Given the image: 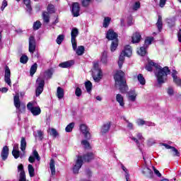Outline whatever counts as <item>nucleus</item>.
Returning <instances> with one entry per match:
<instances>
[{"label": "nucleus", "instance_id": "nucleus-16", "mask_svg": "<svg viewBox=\"0 0 181 181\" xmlns=\"http://www.w3.org/2000/svg\"><path fill=\"white\" fill-rule=\"evenodd\" d=\"M33 156H30L28 158V161L30 162V163H35V159L38 161L40 160V156H39V153H37V151L34 150L33 151Z\"/></svg>", "mask_w": 181, "mask_h": 181}, {"label": "nucleus", "instance_id": "nucleus-46", "mask_svg": "<svg viewBox=\"0 0 181 181\" xmlns=\"http://www.w3.org/2000/svg\"><path fill=\"white\" fill-rule=\"evenodd\" d=\"M28 60H29V58L26 55H23L20 58V62L22 63L23 64H26Z\"/></svg>", "mask_w": 181, "mask_h": 181}, {"label": "nucleus", "instance_id": "nucleus-58", "mask_svg": "<svg viewBox=\"0 0 181 181\" xmlns=\"http://www.w3.org/2000/svg\"><path fill=\"white\" fill-rule=\"evenodd\" d=\"M6 6H8V1L6 0H4L1 7V11H4Z\"/></svg>", "mask_w": 181, "mask_h": 181}, {"label": "nucleus", "instance_id": "nucleus-59", "mask_svg": "<svg viewBox=\"0 0 181 181\" xmlns=\"http://www.w3.org/2000/svg\"><path fill=\"white\" fill-rule=\"evenodd\" d=\"M136 95H129V100H130V101H132L133 103H134V101H136Z\"/></svg>", "mask_w": 181, "mask_h": 181}, {"label": "nucleus", "instance_id": "nucleus-30", "mask_svg": "<svg viewBox=\"0 0 181 181\" xmlns=\"http://www.w3.org/2000/svg\"><path fill=\"white\" fill-rule=\"evenodd\" d=\"M23 2L27 8V11L29 12V13H31L33 8L32 5L30 4H32V1L30 0H23Z\"/></svg>", "mask_w": 181, "mask_h": 181}, {"label": "nucleus", "instance_id": "nucleus-1", "mask_svg": "<svg viewBox=\"0 0 181 181\" xmlns=\"http://www.w3.org/2000/svg\"><path fill=\"white\" fill-rule=\"evenodd\" d=\"M76 158L77 159L73 168V173L75 174L78 173V171L81 169L83 164L90 163L91 160H94L95 159L94 153L93 152H88L82 156L78 155Z\"/></svg>", "mask_w": 181, "mask_h": 181}, {"label": "nucleus", "instance_id": "nucleus-22", "mask_svg": "<svg viewBox=\"0 0 181 181\" xmlns=\"http://www.w3.org/2000/svg\"><path fill=\"white\" fill-rule=\"evenodd\" d=\"M156 67V69H158V65L156 63L153 62L152 60H149L148 62V64L146 65V70L147 71H152V68Z\"/></svg>", "mask_w": 181, "mask_h": 181}, {"label": "nucleus", "instance_id": "nucleus-64", "mask_svg": "<svg viewBox=\"0 0 181 181\" xmlns=\"http://www.w3.org/2000/svg\"><path fill=\"white\" fill-rule=\"evenodd\" d=\"M178 42L181 43V29L179 30L177 33Z\"/></svg>", "mask_w": 181, "mask_h": 181}, {"label": "nucleus", "instance_id": "nucleus-44", "mask_svg": "<svg viewBox=\"0 0 181 181\" xmlns=\"http://www.w3.org/2000/svg\"><path fill=\"white\" fill-rule=\"evenodd\" d=\"M73 128H74V122H71L66 126L65 128L66 132H71L73 131Z\"/></svg>", "mask_w": 181, "mask_h": 181}, {"label": "nucleus", "instance_id": "nucleus-38", "mask_svg": "<svg viewBox=\"0 0 181 181\" xmlns=\"http://www.w3.org/2000/svg\"><path fill=\"white\" fill-rule=\"evenodd\" d=\"M47 13H49V15H52V13H54L56 12V10L54 8V5L53 4H48L47 7Z\"/></svg>", "mask_w": 181, "mask_h": 181}, {"label": "nucleus", "instance_id": "nucleus-2", "mask_svg": "<svg viewBox=\"0 0 181 181\" xmlns=\"http://www.w3.org/2000/svg\"><path fill=\"white\" fill-rule=\"evenodd\" d=\"M125 77V73L122 70L117 71L114 75V79L115 81V86H119V90L122 94H126L127 91H128V85H127V80L124 78Z\"/></svg>", "mask_w": 181, "mask_h": 181}, {"label": "nucleus", "instance_id": "nucleus-6", "mask_svg": "<svg viewBox=\"0 0 181 181\" xmlns=\"http://www.w3.org/2000/svg\"><path fill=\"white\" fill-rule=\"evenodd\" d=\"M36 83L37 84V86L35 89V97H39V95L43 93V90H45V79L37 78Z\"/></svg>", "mask_w": 181, "mask_h": 181}, {"label": "nucleus", "instance_id": "nucleus-5", "mask_svg": "<svg viewBox=\"0 0 181 181\" xmlns=\"http://www.w3.org/2000/svg\"><path fill=\"white\" fill-rule=\"evenodd\" d=\"M13 104L16 107V112L21 115L26 111V105L21 102L19 93H16L13 97Z\"/></svg>", "mask_w": 181, "mask_h": 181}, {"label": "nucleus", "instance_id": "nucleus-19", "mask_svg": "<svg viewBox=\"0 0 181 181\" xmlns=\"http://www.w3.org/2000/svg\"><path fill=\"white\" fill-rule=\"evenodd\" d=\"M122 52L127 57H131V56H132V47L130 45H126L124 47V50H123Z\"/></svg>", "mask_w": 181, "mask_h": 181}, {"label": "nucleus", "instance_id": "nucleus-52", "mask_svg": "<svg viewBox=\"0 0 181 181\" xmlns=\"http://www.w3.org/2000/svg\"><path fill=\"white\" fill-rule=\"evenodd\" d=\"M51 132H52V136H54V138H57V136H59V132H57V130H56V129L54 128L51 129Z\"/></svg>", "mask_w": 181, "mask_h": 181}, {"label": "nucleus", "instance_id": "nucleus-61", "mask_svg": "<svg viewBox=\"0 0 181 181\" xmlns=\"http://www.w3.org/2000/svg\"><path fill=\"white\" fill-rule=\"evenodd\" d=\"M167 93H168V95H173V94H174L173 88H172L170 87L168 88L167 90Z\"/></svg>", "mask_w": 181, "mask_h": 181}, {"label": "nucleus", "instance_id": "nucleus-13", "mask_svg": "<svg viewBox=\"0 0 181 181\" xmlns=\"http://www.w3.org/2000/svg\"><path fill=\"white\" fill-rule=\"evenodd\" d=\"M72 14L74 18L80 16V4L78 2L72 4Z\"/></svg>", "mask_w": 181, "mask_h": 181}, {"label": "nucleus", "instance_id": "nucleus-42", "mask_svg": "<svg viewBox=\"0 0 181 181\" xmlns=\"http://www.w3.org/2000/svg\"><path fill=\"white\" fill-rule=\"evenodd\" d=\"M90 139L82 140L81 144L85 146V149H90L91 148V146L90 145V143L88 142Z\"/></svg>", "mask_w": 181, "mask_h": 181}, {"label": "nucleus", "instance_id": "nucleus-27", "mask_svg": "<svg viewBox=\"0 0 181 181\" xmlns=\"http://www.w3.org/2000/svg\"><path fill=\"white\" fill-rule=\"evenodd\" d=\"M42 17L44 21V23H49L50 22V14L47 11H43Z\"/></svg>", "mask_w": 181, "mask_h": 181}, {"label": "nucleus", "instance_id": "nucleus-49", "mask_svg": "<svg viewBox=\"0 0 181 181\" xmlns=\"http://www.w3.org/2000/svg\"><path fill=\"white\" fill-rule=\"evenodd\" d=\"M81 94H83L81 88L77 87L75 90V95H76V97H81Z\"/></svg>", "mask_w": 181, "mask_h": 181}, {"label": "nucleus", "instance_id": "nucleus-48", "mask_svg": "<svg viewBox=\"0 0 181 181\" xmlns=\"http://www.w3.org/2000/svg\"><path fill=\"white\" fill-rule=\"evenodd\" d=\"M92 1L93 0H81L82 6H83L84 8H87V6L90 5Z\"/></svg>", "mask_w": 181, "mask_h": 181}, {"label": "nucleus", "instance_id": "nucleus-31", "mask_svg": "<svg viewBox=\"0 0 181 181\" xmlns=\"http://www.w3.org/2000/svg\"><path fill=\"white\" fill-rule=\"evenodd\" d=\"M27 145H28V143H26V138L21 137V149L22 152H25V151H26Z\"/></svg>", "mask_w": 181, "mask_h": 181}, {"label": "nucleus", "instance_id": "nucleus-57", "mask_svg": "<svg viewBox=\"0 0 181 181\" xmlns=\"http://www.w3.org/2000/svg\"><path fill=\"white\" fill-rule=\"evenodd\" d=\"M172 151L175 153L174 156H180V153L176 148L173 147Z\"/></svg>", "mask_w": 181, "mask_h": 181}, {"label": "nucleus", "instance_id": "nucleus-33", "mask_svg": "<svg viewBox=\"0 0 181 181\" xmlns=\"http://www.w3.org/2000/svg\"><path fill=\"white\" fill-rule=\"evenodd\" d=\"M148 48V47H146L145 45H144L143 47H141L140 49L137 51L138 54H139L140 56H146V49Z\"/></svg>", "mask_w": 181, "mask_h": 181}, {"label": "nucleus", "instance_id": "nucleus-60", "mask_svg": "<svg viewBox=\"0 0 181 181\" xmlns=\"http://www.w3.org/2000/svg\"><path fill=\"white\" fill-rule=\"evenodd\" d=\"M37 136L40 138V141H42L43 139V132L42 130L37 131Z\"/></svg>", "mask_w": 181, "mask_h": 181}, {"label": "nucleus", "instance_id": "nucleus-9", "mask_svg": "<svg viewBox=\"0 0 181 181\" xmlns=\"http://www.w3.org/2000/svg\"><path fill=\"white\" fill-rule=\"evenodd\" d=\"M93 70L95 71H98V74L97 76L93 75V78L95 81L98 82L100 80H101V76L103 74V71H101V69H100V65L98 63L94 64Z\"/></svg>", "mask_w": 181, "mask_h": 181}, {"label": "nucleus", "instance_id": "nucleus-45", "mask_svg": "<svg viewBox=\"0 0 181 181\" xmlns=\"http://www.w3.org/2000/svg\"><path fill=\"white\" fill-rule=\"evenodd\" d=\"M12 155L15 158V159H18V158H19V156H21V151L13 148L12 151Z\"/></svg>", "mask_w": 181, "mask_h": 181}, {"label": "nucleus", "instance_id": "nucleus-50", "mask_svg": "<svg viewBox=\"0 0 181 181\" xmlns=\"http://www.w3.org/2000/svg\"><path fill=\"white\" fill-rule=\"evenodd\" d=\"M45 74L49 78H52V76H53V69H49L45 71Z\"/></svg>", "mask_w": 181, "mask_h": 181}, {"label": "nucleus", "instance_id": "nucleus-28", "mask_svg": "<svg viewBox=\"0 0 181 181\" xmlns=\"http://www.w3.org/2000/svg\"><path fill=\"white\" fill-rule=\"evenodd\" d=\"M100 62L103 64H107V63H108V53L107 52V51H103V52L102 53Z\"/></svg>", "mask_w": 181, "mask_h": 181}, {"label": "nucleus", "instance_id": "nucleus-24", "mask_svg": "<svg viewBox=\"0 0 181 181\" xmlns=\"http://www.w3.org/2000/svg\"><path fill=\"white\" fill-rule=\"evenodd\" d=\"M54 163V159L52 158L49 161V168L51 170V175H52V176H54V175H56V166Z\"/></svg>", "mask_w": 181, "mask_h": 181}, {"label": "nucleus", "instance_id": "nucleus-43", "mask_svg": "<svg viewBox=\"0 0 181 181\" xmlns=\"http://www.w3.org/2000/svg\"><path fill=\"white\" fill-rule=\"evenodd\" d=\"M33 28L34 30H38V29H40V28H42V23H40V21H37L33 23Z\"/></svg>", "mask_w": 181, "mask_h": 181}, {"label": "nucleus", "instance_id": "nucleus-63", "mask_svg": "<svg viewBox=\"0 0 181 181\" xmlns=\"http://www.w3.org/2000/svg\"><path fill=\"white\" fill-rule=\"evenodd\" d=\"M166 5V0H160L159 6L163 8Z\"/></svg>", "mask_w": 181, "mask_h": 181}, {"label": "nucleus", "instance_id": "nucleus-53", "mask_svg": "<svg viewBox=\"0 0 181 181\" xmlns=\"http://www.w3.org/2000/svg\"><path fill=\"white\" fill-rule=\"evenodd\" d=\"M122 169L124 170V172H125V173H127L126 180L127 181H129L128 180L129 179V174H128V169H127V168H125L124 165L122 166Z\"/></svg>", "mask_w": 181, "mask_h": 181}, {"label": "nucleus", "instance_id": "nucleus-14", "mask_svg": "<svg viewBox=\"0 0 181 181\" xmlns=\"http://www.w3.org/2000/svg\"><path fill=\"white\" fill-rule=\"evenodd\" d=\"M4 81L8 86H11V69H9L8 66H6L5 68Z\"/></svg>", "mask_w": 181, "mask_h": 181}, {"label": "nucleus", "instance_id": "nucleus-11", "mask_svg": "<svg viewBox=\"0 0 181 181\" xmlns=\"http://www.w3.org/2000/svg\"><path fill=\"white\" fill-rule=\"evenodd\" d=\"M18 172H20L18 181H28L26 180V173H25L23 164H20L18 165Z\"/></svg>", "mask_w": 181, "mask_h": 181}, {"label": "nucleus", "instance_id": "nucleus-12", "mask_svg": "<svg viewBox=\"0 0 181 181\" xmlns=\"http://www.w3.org/2000/svg\"><path fill=\"white\" fill-rule=\"evenodd\" d=\"M111 125H112V122H111L104 123L100 127L101 134L105 135V134H108L110 132V129H111Z\"/></svg>", "mask_w": 181, "mask_h": 181}, {"label": "nucleus", "instance_id": "nucleus-18", "mask_svg": "<svg viewBox=\"0 0 181 181\" xmlns=\"http://www.w3.org/2000/svg\"><path fill=\"white\" fill-rule=\"evenodd\" d=\"M142 173L146 176V177H148L149 179L153 177V172L148 167L143 169Z\"/></svg>", "mask_w": 181, "mask_h": 181}, {"label": "nucleus", "instance_id": "nucleus-4", "mask_svg": "<svg viewBox=\"0 0 181 181\" xmlns=\"http://www.w3.org/2000/svg\"><path fill=\"white\" fill-rule=\"evenodd\" d=\"M168 74H170V69H169L168 66H164L163 68L160 66L158 68L156 76L159 85L166 83V80H168Z\"/></svg>", "mask_w": 181, "mask_h": 181}, {"label": "nucleus", "instance_id": "nucleus-29", "mask_svg": "<svg viewBox=\"0 0 181 181\" xmlns=\"http://www.w3.org/2000/svg\"><path fill=\"white\" fill-rule=\"evenodd\" d=\"M156 26L158 29V32H162V29H163V23L162 21V16H158V21L156 23Z\"/></svg>", "mask_w": 181, "mask_h": 181}, {"label": "nucleus", "instance_id": "nucleus-8", "mask_svg": "<svg viewBox=\"0 0 181 181\" xmlns=\"http://www.w3.org/2000/svg\"><path fill=\"white\" fill-rule=\"evenodd\" d=\"M27 108L28 111H30L33 115L35 116L40 115V114L42 112V110H40V107H33V103L30 102L28 103Z\"/></svg>", "mask_w": 181, "mask_h": 181}, {"label": "nucleus", "instance_id": "nucleus-41", "mask_svg": "<svg viewBox=\"0 0 181 181\" xmlns=\"http://www.w3.org/2000/svg\"><path fill=\"white\" fill-rule=\"evenodd\" d=\"M110 22H111V18L105 17L103 20V28H108V26H110Z\"/></svg>", "mask_w": 181, "mask_h": 181}, {"label": "nucleus", "instance_id": "nucleus-25", "mask_svg": "<svg viewBox=\"0 0 181 181\" xmlns=\"http://www.w3.org/2000/svg\"><path fill=\"white\" fill-rule=\"evenodd\" d=\"M57 97H58V98L59 100H62V98H64V89H63V88L59 86L57 89Z\"/></svg>", "mask_w": 181, "mask_h": 181}, {"label": "nucleus", "instance_id": "nucleus-23", "mask_svg": "<svg viewBox=\"0 0 181 181\" xmlns=\"http://www.w3.org/2000/svg\"><path fill=\"white\" fill-rule=\"evenodd\" d=\"M116 101L119 103L120 107H125V103L124 102V96L118 93L116 95Z\"/></svg>", "mask_w": 181, "mask_h": 181}, {"label": "nucleus", "instance_id": "nucleus-21", "mask_svg": "<svg viewBox=\"0 0 181 181\" xmlns=\"http://www.w3.org/2000/svg\"><path fill=\"white\" fill-rule=\"evenodd\" d=\"M141 37H142L141 36V33L136 32L132 37V43H139L141 42Z\"/></svg>", "mask_w": 181, "mask_h": 181}, {"label": "nucleus", "instance_id": "nucleus-10", "mask_svg": "<svg viewBox=\"0 0 181 181\" xmlns=\"http://www.w3.org/2000/svg\"><path fill=\"white\" fill-rule=\"evenodd\" d=\"M28 50L30 53H35V50H36V39H35V36L31 35L29 37Z\"/></svg>", "mask_w": 181, "mask_h": 181}, {"label": "nucleus", "instance_id": "nucleus-39", "mask_svg": "<svg viewBox=\"0 0 181 181\" xmlns=\"http://www.w3.org/2000/svg\"><path fill=\"white\" fill-rule=\"evenodd\" d=\"M28 173L30 175V177H34L35 176V168L32 164H29L28 166Z\"/></svg>", "mask_w": 181, "mask_h": 181}, {"label": "nucleus", "instance_id": "nucleus-47", "mask_svg": "<svg viewBox=\"0 0 181 181\" xmlns=\"http://www.w3.org/2000/svg\"><path fill=\"white\" fill-rule=\"evenodd\" d=\"M63 40H64V35H58L56 42L57 43V45H62V43L63 42Z\"/></svg>", "mask_w": 181, "mask_h": 181}, {"label": "nucleus", "instance_id": "nucleus-35", "mask_svg": "<svg viewBox=\"0 0 181 181\" xmlns=\"http://www.w3.org/2000/svg\"><path fill=\"white\" fill-rule=\"evenodd\" d=\"M76 53L78 56H83L84 54V52L86 49L84 48V46L81 45L78 47V49H76Z\"/></svg>", "mask_w": 181, "mask_h": 181}, {"label": "nucleus", "instance_id": "nucleus-54", "mask_svg": "<svg viewBox=\"0 0 181 181\" xmlns=\"http://www.w3.org/2000/svg\"><path fill=\"white\" fill-rule=\"evenodd\" d=\"M153 170L155 175H156V176H158V177H162V174H160L159 170H158L156 169V168H155V166H153Z\"/></svg>", "mask_w": 181, "mask_h": 181}, {"label": "nucleus", "instance_id": "nucleus-37", "mask_svg": "<svg viewBox=\"0 0 181 181\" xmlns=\"http://www.w3.org/2000/svg\"><path fill=\"white\" fill-rule=\"evenodd\" d=\"M85 87L86 88V91L87 93H91V90H93V83H91V81H88L86 82H85Z\"/></svg>", "mask_w": 181, "mask_h": 181}, {"label": "nucleus", "instance_id": "nucleus-26", "mask_svg": "<svg viewBox=\"0 0 181 181\" xmlns=\"http://www.w3.org/2000/svg\"><path fill=\"white\" fill-rule=\"evenodd\" d=\"M125 54L121 53L119 57V60L117 62V64L119 66V69H122V64H124V62H125Z\"/></svg>", "mask_w": 181, "mask_h": 181}, {"label": "nucleus", "instance_id": "nucleus-56", "mask_svg": "<svg viewBox=\"0 0 181 181\" xmlns=\"http://www.w3.org/2000/svg\"><path fill=\"white\" fill-rule=\"evenodd\" d=\"M136 124L139 126L145 125V120H144L143 119H137Z\"/></svg>", "mask_w": 181, "mask_h": 181}, {"label": "nucleus", "instance_id": "nucleus-32", "mask_svg": "<svg viewBox=\"0 0 181 181\" xmlns=\"http://www.w3.org/2000/svg\"><path fill=\"white\" fill-rule=\"evenodd\" d=\"M36 71H37V64L34 63L30 69V76H31V77H33Z\"/></svg>", "mask_w": 181, "mask_h": 181}, {"label": "nucleus", "instance_id": "nucleus-55", "mask_svg": "<svg viewBox=\"0 0 181 181\" xmlns=\"http://www.w3.org/2000/svg\"><path fill=\"white\" fill-rule=\"evenodd\" d=\"M71 42L72 43L73 49L77 50V42L76 41V40H71Z\"/></svg>", "mask_w": 181, "mask_h": 181}, {"label": "nucleus", "instance_id": "nucleus-40", "mask_svg": "<svg viewBox=\"0 0 181 181\" xmlns=\"http://www.w3.org/2000/svg\"><path fill=\"white\" fill-rule=\"evenodd\" d=\"M153 39H154L153 37H147L144 41V46L146 47H148V45H152V42H153Z\"/></svg>", "mask_w": 181, "mask_h": 181}, {"label": "nucleus", "instance_id": "nucleus-15", "mask_svg": "<svg viewBox=\"0 0 181 181\" xmlns=\"http://www.w3.org/2000/svg\"><path fill=\"white\" fill-rule=\"evenodd\" d=\"M8 156H9V148L8 146H4L1 153V158L2 160H6Z\"/></svg>", "mask_w": 181, "mask_h": 181}, {"label": "nucleus", "instance_id": "nucleus-17", "mask_svg": "<svg viewBox=\"0 0 181 181\" xmlns=\"http://www.w3.org/2000/svg\"><path fill=\"white\" fill-rule=\"evenodd\" d=\"M74 60L64 62L59 64V67H62V69H70V67H71V66H74Z\"/></svg>", "mask_w": 181, "mask_h": 181}, {"label": "nucleus", "instance_id": "nucleus-62", "mask_svg": "<svg viewBox=\"0 0 181 181\" xmlns=\"http://www.w3.org/2000/svg\"><path fill=\"white\" fill-rule=\"evenodd\" d=\"M126 122H127V128L129 129H134V124L131 122H129V120H126Z\"/></svg>", "mask_w": 181, "mask_h": 181}, {"label": "nucleus", "instance_id": "nucleus-3", "mask_svg": "<svg viewBox=\"0 0 181 181\" xmlns=\"http://www.w3.org/2000/svg\"><path fill=\"white\" fill-rule=\"evenodd\" d=\"M106 39H107V40H112L110 51L115 52L118 47V43L119 42L118 40V34L113 30L110 29L106 33Z\"/></svg>", "mask_w": 181, "mask_h": 181}, {"label": "nucleus", "instance_id": "nucleus-51", "mask_svg": "<svg viewBox=\"0 0 181 181\" xmlns=\"http://www.w3.org/2000/svg\"><path fill=\"white\" fill-rule=\"evenodd\" d=\"M141 8V2L137 1L133 6V11H138Z\"/></svg>", "mask_w": 181, "mask_h": 181}, {"label": "nucleus", "instance_id": "nucleus-20", "mask_svg": "<svg viewBox=\"0 0 181 181\" xmlns=\"http://www.w3.org/2000/svg\"><path fill=\"white\" fill-rule=\"evenodd\" d=\"M177 71H176V70H173V72L172 74V77L173 78L174 83L179 87H181V79L177 77Z\"/></svg>", "mask_w": 181, "mask_h": 181}, {"label": "nucleus", "instance_id": "nucleus-7", "mask_svg": "<svg viewBox=\"0 0 181 181\" xmlns=\"http://www.w3.org/2000/svg\"><path fill=\"white\" fill-rule=\"evenodd\" d=\"M79 129L83 134L85 139H91V133H90V129L86 124H81L79 126Z\"/></svg>", "mask_w": 181, "mask_h": 181}, {"label": "nucleus", "instance_id": "nucleus-36", "mask_svg": "<svg viewBox=\"0 0 181 181\" xmlns=\"http://www.w3.org/2000/svg\"><path fill=\"white\" fill-rule=\"evenodd\" d=\"M137 80L141 86H145V84H146V81L145 80V78L142 74H139L137 76Z\"/></svg>", "mask_w": 181, "mask_h": 181}, {"label": "nucleus", "instance_id": "nucleus-34", "mask_svg": "<svg viewBox=\"0 0 181 181\" xmlns=\"http://www.w3.org/2000/svg\"><path fill=\"white\" fill-rule=\"evenodd\" d=\"M71 36L72 40H76V37L78 36V29H77L76 28H72V30L71 32Z\"/></svg>", "mask_w": 181, "mask_h": 181}]
</instances>
